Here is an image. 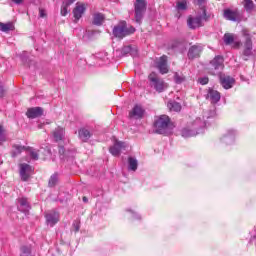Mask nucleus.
<instances>
[{
    "label": "nucleus",
    "instance_id": "nucleus-12",
    "mask_svg": "<svg viewBox=\"0 0 256 256\" xmlns=\"http://www.w3.org/2000/svg\"><path fill=\"white\" fill-rule=\"evenodd\" d=\"M224 19H227L228 21H241V13L237 9H225L224 10Z\"/></svg>",
    "mask_w": 256,
    "mask_h": 256
},
{
    "label": "nucleus",
    "instance_id": "nucleus-29",
    "mask_svg": "<svg viewBox=\"0 0 256 256\" xmlns=\"http://www.w3.org/2000/svg\"><path fill=\"white\" fill-rule=\"evenodd\" d=\"M138 162L137 159L134 157H129L128 158V169L129 171H137V167H138Z\"/></svg>",
    "mask_w": 256,
    "mask_h": 256
},
{
    "label": "nucleus",
    "instance_id": "nucleus-10",
    "mask_svg": "<svg viewBox=\"0 0 256 256\" xmlns=\"http://www.w3.org/2000/svg\"><path fill=\"white\" fill-rule=\"evenodd\" d=\"M187 25L189 29H199V27H203V16H189L187 19Z\"/></svg>",
    "mask_w": 256,
    "mask_h": 256
},
{
    "label": "nucleus",
    "instance_id": "nucleus-2",
    "mask_svg": "<svg viewBox=\"0 0 256 256\" xmlns=\"http://www.w3.org/2000/svg\"><path fill=\"white\" fill-rule=\"evenodd\" d=\"M135 27L127 26V22L121 21L113 28V35L118 39H123L128 35H133Z\"/></svg>",
    "mask_w": 256,
    "mask_h": 256
},
{
    "label": "nucleus",
    "instance_id": "nucleus-6",
    "mask_svg": "<svg viewBox=\"0 0 256 256\" xmlns=\"http://www.w3.org/2000/svg\"><path fill=\"white\" fill-rule=\"evenodd\" d=\"M147 9V2L145 0H136L135 3V21L136 23H141V19H143V14Z\"/></svg>",
    "mask_w": 256,
    "mask_h": 256
},
{
    "label": "nucleus",
    "instance_id": "nucleus-32",
    "mask_svg": "<svg viewBox=\"0 0 256 256\" xmlns=\"http://www.w3.org/2000/svg\"><path fill=\"white\" fill-rule=\"evenodd\" d=\"M19 204L20 207H22V209H20L21 211H29V202L27 201V198H20L19 199Z\"/></svg>",
    "mask_w": 256,
    "mask_h": 256
},
{
    "label": "nucleus",
    "instance_id": "nucleus-33",
    "mask_svg": "<svg viewBox=\"0 0 256 256\" xmlns=\"http://www.w3.org/2000/svg\"><path fill=\"white\" fill-rule=\"evenodd\" d=\"M26 151L30 154L31 159L37 161L39 159V153L33 148H26Z\"/></svg>",
    "mask_w": 256,
    "mask_h": 256
},
{
    "label": "nucleus",
    "instance_id": "nucleus-48",
    "mask_svg": "<svg viewBox=\"0 0 256 256\" xmlns=\"http://www.w3.org/2000/svg\"><path fill=\"white\" fill-rule=\"evenodd\" d=\"M254 231H255V234H254V239H256V228L254 229Z\"/></svg>",
    "mask_w": 256,
    "mask_h": 256
},
{
    "label": "nucleus",
    "instance_id": "nucleus-22",
    "mask_svg": "<svg viewBox=\"0 0 256 256\" xmlns=\"http://www.w3.org/2000/svg\"><path fill=\"white\" fill-rule=\"evenodd\" d=\"M208 99L211 101V103H219L221 101V93L217 90L210 89L208 91Z\"/></svg>",
    "mask_w": 256,
    "mask_h": 256
},
{
    "label": "nucleus",
    "instance_id": "nucleus-8",
    "mask_svg": "<svg viewBox=\"0 0 256 256\" xmlns=\"http://www.w3.org/2000/svg\"><path fill=\"white\" fill-rule=\"evenodd\" d=\"M155 67L158 69L161 75L169 73V66L167 65V56L163 55L160 58H157L155 61Z\"/></svg>",
    "mask_w": 256,
    "mask_h": 256
},
{
    "label": "nucleus",
    "instance_id": "nucleus-23",
    "mask_svg": "<svg viewBox=\"0 0 256 256\" xmlns=\"http://www.w3.org/2000/svg\"><path fill=\"white\" fill-rule=\"evenodd\" d=\"M78 136L81 141L87 143L88 139H91V132L87 128H81L78 131Z\"/></svg>",
    "mask_w": 256,
    "mask_h": 256
},
{
    "label": "nucleus",
    "instance_id": "nucleus-15",
    "mask_svg": "<svg viewBox=\"0 0 256 256\" xmlns=\"http://www.w3.org/2000/svg\"><path fill=\"white\" fill-rule=\"evenodd\" d=\"M206 125H207V124L205 123V121H203L201 118H196V119L192 122L190 128H191L193 131H197V133H198V135H199V133H203V129H205Z\"/></svg>",
    "mask_w": 256,
    "mask_h": 256
},
{
    "label": "nucleus",
    "instance_id": "nucleus-28",
    "mask_svg": "<svg viewBox=\"0 0 256 256\" xmlns=\"http://www.w3.org/2000/svg\"><path fill=\"white\" fill-rule=\"evenodd\" d=\"M23 151H27V148L25 146L14 145L12 149V157H17V155H21Z\"/></svg>",
    "mask_w": 256,
    "mask_h": 256
},
{
    "label": "nucleus",
    "instance_id": "nucleus-38",
    "mask_svg": "<svg viewBox=\"0 0 256 256\" xmlns=\"http://www.w3.org/2000/svg\"><path fill=\"white\" fill-rule=\"evenodd\" d=\"M122 53H124V55H127L129 53L130 55H133V47L125 46L124 48H122Z\"/></svg>",
    "mask_w": 256,
    "mask_h": 256
},
{
    "label": "nucleus",
    "instance_id": "nucleus-19",
    "mask_svg": "<svg viewBox=\"0 0 256 256\" xmlns=\"http://www.w3.org/2000/svg\"><path fill=\"white\" fill-rule=\"evenodd\" d=\"M203 51V46L201 45H194L190 47L188 51V57L189 59H195L196 57H199L201 55V52Z\"/></svg>",
    "mask_w": 256,
    "mask_h": 256
},
{
    "label": "nucleus",
    "instance_id": "nucleus-43",
    "mask_svg": "<svg viewBox=\"0 0 256 256\" xmlns=\"http://www.w3.org/2000/svg\"><path fill=\"white\" fill-rule=\"evenodd\" d=\"M5 95V89H3V85L0 84V98Z\"/></svg>",
    "mask_w": 256,
    "mask_h": 256
},
{
    "label": "nucleus",
    "instance_id": "nucleus-40",
    "mask_svg": "<svg viewBox=\"0 0 256 256\" xmlns=\"http://www.w3.org/2000/svg\"><path fill=\"white\" fill-rule=\"evenodd\" d=\"M199 84L200 85H207V83H209V78L204 77V78H199Z\"/></svg>",
    "mask_w": 256,
    "mask_h": 256
},
{
    "label": "nucleus",
    "instance_id": "nucleus-27",
    "mask_svg": "<svg viewBox=\"0 0 256 256\" xmlns=\"http://www.w3.org/2000/svg\"><path fill=\"white\" fill-rule=\"evenodd\" d=\"M105 21V15L102 13H95L93 15V24L94 25H103V22Z\"/></svg>",
    "mask_w": 256,
    "mask_h": 256
},
{
    "label": "nucleus",
    "instance_id": "nucleus-34",
    "mask_svg": "<svg viewBox=\"0 0 256 256\" xmlns=\"http://www.w3.org/2000/svg\"><path fill=\"white\" fill-rule=\"evenodd\" d=\"M174 81H175V83L180 85L181 83H185V77L183 76V74L175 73Z\"/></svg>",
    "mask_w": 256,
    "mask_h": 256
},
{
    "label": "nucleus",
    "instance_id": "nucleus-31",
    "mask_svg": "<svg viewBox=\"0 0 256 256\" xmlns=\"http://www.w3.org/2000/svg\"><path fill=\"white\" fill-rule=\"evenodd\" d=\"M187 3H188L187 0H178L176 2V9L178 11H185V10H187Z\"/></svg>",
    "mask_w": 256,
    "mask_h": 256
},
{
    "label": "nucleus",
    "instance_id": "nucleus-39",
    "mask_svg": "<svg viewBox=\"0 0 256 256\" xmlns=\"http://www.w3.org/2000/svg\"><path fill=\"white\" fill-rule=\"evenodd\" d=\"M7 137L5 136V130L3 129V126H0V141H5Z\"/></svg>",
    "mask_w": 256,
    "mask_h": 256
},
{
    "label": "nucleus",
    "instance_id": "nucleus-30",
    "mask_svg": "<svg viewBox=\"0 0 256 256\" xmlns=\"http://www.w3.org/2000/svg\"><path fill=\"white\" fill-rule=\"evenodd\" d=\"M168 109H170V111H175L177 113L181 111V104L176 101H171L168 103Z\"/></svg>",
    "mask_w": 256,
    "mask_h": 256
},
{
    "label": "nucleus",
    "instance_id": "nucleus-41",
    "mask_svg": "<svg viewBox=\"0 0 256 256\" xmlns=\"http://www.w3.org/2000/svg\"><path fill=\"white\" fill-rule=\"evenodd\" d=\"M196 5H205V0H194Z\"/></svg>",
    "mask_w": 256,
    "mask_h": 256
},
{
    "label": "nucleus",
    "instance_id": "nucleus-37",
    "mask_svg": "<svg viewBox=\"0 0 256 256\" xmlns=\"http://www.w3.org/2000/svg\"><path fill=\"white\" fill-rule=\"evenodd\" d=\"M59 154L61 159H65V157H69V152L65 151L64 147L59 148Z\"/></svg>",
    "mask_w": 256,
    "mask_h": 256
},
{
    "label": "nucleus",
    "instance_id": "nucleus-13",
    "mask_svg": "<svg viewBox=\"0 0 256 256\" xmlns=\"http://www.w3.org/2000/svg\"><path fill=\"white\" fill-rule=\"evenodd\" d=\"M46 223L49 227H55L59 223V214L56 211H51L45 214Z\"/></svg>",
    "mask_w": 256,
    "mask_h": 256
},
{
    "label": "nucleus",
    "instance_id": "nucleus-7",
    "mask_svg": "<svg viewBox=\"0 0 256 256\" xmlns=\"http://www.w3.org/2000/svg\"><path fill=\"white\" fill-rule=\"evenodd\" d=\"M223 57L222 56H216L211 62H210V73L211 75H219L221 71L223 70Z\"/></svg>",
    "mask_w": 256,
    "mask_h": 256
},
{
    "label": "nucleus",
    "instance_id": "nucleus-35",
    "mask_svg": "<svg viewBox=\"0 0 256 256\" xmlns=\"http://www.w3.org/2000/svg\"><path fill=\"white\" fill-rule=\"evenodd\" d=\"M57 181H59V177L57 174H53L48 182L49 187H55V185H57Z\"/></svg>",
    "mask_w": 256,
    "mask_h": 256
},
{
    "label": "nucleus",
    "instance_id": "nucleus-42",
    "mask_svg": "<svg viewBox=\"0 0 256 256\" xmlns=\"http://www.w3.org/2000/svg\"><path fill=\"white\" fill-rule=\"evenodd\" d=\"M73 227H74L75 231L77 232V231H79L81 226L79 225V222H74Z\"/></svg>",
    "mask_w": 256,
    "mask_h": 256
},
{
    "label": "nucleus",
    "instance_id": "nucleus-36",
    "mask_svg": "<svg viewBox=\"0 0 256 256\" xmlns=\"http://www.w3.org/2000/svg\"><path fill=\"white\" fill-rule=\"evenodd\" d=\"M244 7L246 9V11H253V0H244Z\"/></svg>",
    "mask_w": 256,
    "mask_h": 256
},
{
    "label": "nucleus",
    "instance_id": "nucleus-4",
    "mask_svg": "<svg viewBox=\"0 0 256 256\" xmlns=\"http://www.w3.org/2000/svg\"><path fill=\"white\" fill-rule=\"evenodd\" d=\"M223 41L225 45H231L232 49H240L243 43H241V39L239 36L233 33H225L223 36Z\"/></svg>",
    "mask_w": 256,
    "mask_h": 256
},
{
    "label": "nucleus",
    "instance_id": "nucleus-11",
    "mask_svg": "<svg viewBox=\"0 0 256 256\" xmlns=\"http://www.w3.org/2000/svg\"><path fill=\"white\" fill-rule=\"evenodd\" d=\"M19 169H20V177L22 181H29V177L33 175V167H31V165L29 164L23 163V164H20Z\"/></svg>",
    "mask_w": 256,
    "mask_h": 256
},
{
    "label": "nucleus",
    "instance_id": "nucleus-17",
    "mask_svg": "<svg viewBox=\"0 0 256 256\" xmlns=\"http://www.w3.org/2000/svg\"><path fill=\"white\" fill-rule=\"evenodd\" d=\"M220 83L225 89H231L235 85V78L231 76H220Z\"/></svg>",
    "mask_w": 256,
    "mask_h": 256
},
{
    "label": "nucleus",
    "instance_id": "nucleus-45",
    "mask_svg": "<svg viewBox=\"0 0 256 256\" xmlns=\"http://www.w3.org/2000/svg\"><path fill=\"white\" fill-rule=\"evenodd\" d=\"M12 3H15L16 5H21V3H23V0H12Z\"/></svg>",
    "mask_w": 256,
    "mask_h": 256
},
{
    "label": "nucleus",
    "instance_id": "nucleus-16",
    "mask_svg": "<svg viewBox=\"0 0 256 256\" xmlns=\"http://www.w3.org/2000/svg\"><path fill=\"white\" fill-rule=\"evenodd\" d=\"M28 119H37V117H41L43 115V108L41 107H33L29 108L26 112Z\"/></svg>",
    "mask_w": 256,
    "mask_h": 256
},
{
    "label": "nucleus",
    "instance_id": "nucleus-14",
    "mask_svg": "<svg viewBox=\"0 0 256 256\" xmlns=\"http://www.w3.org/2000/svg\"><path fill=\"white\" fill-rule=\"evenodd\" d=\"M143 115H145V110L139 105L134 106L129 112L130 119H143Z\"/></svg>",
    "mask_w": 256,
    "mask_h": 256
},
{
    "label": "nucleus",
    "instance_id": "nucleus-26",
    "mask_svg": "<svg viewBox=\"0 0 256 256\" xmlns=\"http://www.w3.org/2000/svg\"><path fill=\"white\" fill-rule=\"evenodd\" d=\"M196 135H199V132H197L191 128H184L182 130V137H184L185 139H187L189 137H195Z\"/></svg>",
    "mask_w": 256,
    "mask_h": 256
},
{
    "label": "nucleus",
    "instance_id": "nucleus-3",
    "mask_svg": "<svg viewBox=\"0 0 256 256\" xmlns=\"http://www.w3.org/2000/svg\"><path fill=\"white\" fill-rule=\"evenodd\" d=\"M148 81L150 83V87L155 89L157 93H163V91H166V89L169 87L167 82H165L164 79L159 78V75H157L155 72L149 74Z\"/></svg>",
    "mask_w": 256,
    "mask_h": 256
},
{
    "label": "nucleus",
    "instance_id": "nucleus-9",
    "mask_svg": "<svg viewBox=\"0 0 256 256\" xmlns=\"http://www.w3.org/2000/svg\"><path fill=\"white\" fill-rule=\"evenodd\" d=\"M125 149H127V143L115 140L113 146L109 148V151L113 157H119L121 151H125Z\"/></svg>",
    "mask_w": 256,
    "mask_h": 256
},
{
    "label": "nucleus",
    "instance_id": "nucleus-5",
    "mask_svg": "<svg viewBox=\"0 0 256 256\" xmlns=\"http://www.w3.org/2000/svg\"><path fill=\"white\" fill-rule=\"evenodd\" d=\"M243 37H246L244 42V51L243 55L246 57H251L253 55V42L251 41V35H249V30L243 29L242 30Z\"/></svg>",
    "mask_w": 256,
    "mask_h": 256
},
{
    "label": "nucleus",
    "instance_id": "nucleus-21",
    "mask_svg": "<svg viewBox=\"0 0 256 256\" xmlns=\"http://www.w3.org/2000/svg\"><path fill=\"white\" fill-rule=\"evenodd\" d=\"M221 141L226 145H233L235 143V130H229L227 134H225Z\"/></svg>",
    "mask_w": 256,
    "mask_h": 256
},
{
    "label": "nucleus",
    "instance_id": "nucleus-20",
    "mask_svg": "<svg viewBox=\"0 0 256 256\" xmlns=\"http://www.w3.org/2000/svg\"><path fill=\"white\" fill-rule=\"evenodd\" d=\"M85 4L77 3L76 7L73 10V15L76 21H79L81 17H83V13H85Z\"/></svg>",
    "mask_w": 256,
    "mask_h": 256
},
{
    "label": "nucleus",
    "instance_id": "nucleus-18",
    "mask_svg": "<svg viewBox=\"0 0 256 256\" xmlns=\"http://www.w3.org/2000/svg\"><path fill=\"white\" fill-rule=\"evenodd\" d=\"M53 139L58 143V141H63L65 139V128L58 126L52 132Z\"/></svg>",
    "mask_w": 256,
    "mask_h": 256
},
{
    "label": "nucleus",
    "instance_id": "nucleus-25",
    "mask_svg": "<svg viewBox=\"0 0 256 256\" xmlns=\"http://www.w3.org/2000/svg\"><path fill=\"white\" fill-rule=\"evenodd\" d=\"M15 30V25L13 23L8 22V23H2L0 22V31L3 33H9V31H14Z\"/></svg>",
    "mask_w": 256,
    "mask_h": 256
},
{
    "label": "nucleus",
    "instance_id": "nucleus-46",
    "mask_svg": "<svg viewBox=\"0 0 256 256\" xmlns=\"http://www.w3.org/2000/svg\"><path fill=\"white\" fill-rule=\"evenodd\" d=\"M132 215H133V217H134L135 219H141V216L135 214V212H132Z\"/></svg>",
    "mask_w": 256,
    "mask_h": 256
},
{
    "label": "nucleus",
    "instance_id": "nucleus-24",
    "mask_svg": "<svg viewBox=\"0 0 256 256\" xmlns=\"http://www.w3.org/2000/svg\"><path fill=\"white\" fill-rule=\"evenodd\" d=\"M75 3V0H65L61 7V15L62 17H65L67 13H69V6L73 5Z\"/></svg>",
    "mask_w": 256,
    "mask_h": 256
},
{
    "label": "nucleus",
    "instance_id": "nucleus-47",
    "mask_svg": "<svg viewBox=\"0 0 256 256\" xmlns=\"http://www.w3.org/2000/svg\"><path fill=\"white\" fill-rule=\"evenodd\" d=\"M84 203H87V197H83Z\"/></svg>",
    "mask_w": 256,
    "mask_h": 256
},
{
    "label": "nucleus",
    "instance_id": "nucleus-1",
    "mask_svg": "<svg viewBox=\"0 0 256 256\" xmlns=\"http://www.w3.org/2000/svg\"><path fill=\"white\" fill-rule=\"evenodd\" d=\"M154 127L159 135H169L175 126L171 123L169 116L162 115L155 121Z\"/></svg>",
    "mask_w": 256,
    "mask_h": 256
},
{
    "label": "nucleus",
    "instance_id": "nucleus-44",
    "mask_svg": "<svg viewBox=\"0 0 256 256\" xmlns=\"http://www.w3.org/2000/svg\"><path fill=\"white\" fill-rule=\"evenodd\" d=\"M39 16H40V17H45V16H46L45 10L40 9V10H39Z\"/></svg>",
    "mask_w": 256,
    "mask_h": 256
}]
</instances>
